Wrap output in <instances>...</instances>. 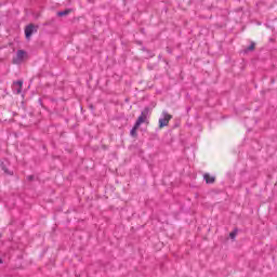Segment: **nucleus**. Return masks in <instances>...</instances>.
Segmentation results:
<instances>
[{
  "label": "nucleus",
  "instance_id": "f257e3e1",
  "mask_svg": "<svg viewBox=\"0 0 277 277\" xmlns=\"http://www.w3.org/2000/svg\"><path fill=\"white\" fill-rule=\"evenodd\" d=\"M148 116H150V108L145 107L143 109V111L141 113L140 117L137 118L135 124L137 127H142V124H144V122H146L148 124Z\"/></svg>",
  "mask_w": 277,
  "mask_h": 277
},
{
  "label": "nucleus",
  "instance_id": "f03ea898",
  "mask_svg": "<svg viewBox=\"0 0 277 277\" xmlns=\"http://www.w3.org/2000/svg\"><path fill=\"white\" fill-rule=\"evenodd\" d=\"M163 118L159 119V129H163V127H168L170 121L172 120V115L168 114L167 111L162 113Z\"/></svg>",
  "mask_w": 277,
  "mask_h": 277
},
{
  "label": "nucleus",
  "instance_id": "7ed1b4c3",
  "mask_svg": "<svg viewBox=\"0 0 277 277\" xmlns=\"http://www.w3.org/2000/svg\"><path fill=\"white\" fill-rule=\"evenodd\" d=\"M25 60H27V52H25L24 50H18L16 53V57L13 58V63L14 64H23V62H25Z\"/></svg>",
  "mask_w": 277,
  "mask_h": 277
},
{
  "label": "nucleus",
  "instance_id": "20e7f679",
  "mask_svg": "<svg viewBox=\"0 0 277 277\" xmlns=\"http://www.w3.org/2000/svg\"><path fill=\"white\" fill-rule=\"evenodd\" d=\"M13 92H15V94H21V92H23V80H17L13 83Z\"/></svg>",
  "mask_w": 277,
  "mask_h": 277
},
{
  "label": "nucleus",
  "instance_id": "39448f33",
  "mask_svg": "<svg viewBox=\"0 0 277 277\" xmlns=\"http://www.w3.org/2000/svg\"><path fill=\"white\" fill-rule=\"evenodd\" d=\"M34 31H37L36 26L34 24L26 26L25 36H26L27 40H29L31 38V35L34 34Z\"/></svg>",
  "mask_w": 277,
  "mask_h": 277
},
{
  "label": "nucleus",
  "instance_id": "423d86ee",
  "mask_svg": "<svg viewBox=\"0 0 277 277\" xmlns=\"http://www.w3.org/2000/svg\"><path fill=\"white\" fill-rule=\"evenodd\" d=\"M203 179H205L206 183H208V184L215 183V177L211 176L209 173H206L203 175Z\"/></svg>",
  "mask_w": 277,
  "mask_h": 277
},
{
  "label": "nucleus",
  "instance_id": "0eeeda50",
  "mask_svg": "<svg viewBox=\"0 0 277 277\" xmlns=\"http://www.w3.org/2000/svg\"><path fill=\"white\" fill-rule=\"evenodd\" d=\"M137 129H140V126H137V123L134 124V127L131 130V135L132 137H136L137 136Z\"/></svg>",
  "mask_w": 277,
  "mask_h": 277
},
{
  "label": "nucleus",
  "instance_id": "6e6552de",
  "mask_svg": "<svg viewBox=\"0 0 277 277\" xmlns=\"http://www.w3.org/2000/svg\"><path fill=\"white\" fill-rule=\"evenodd\" d=\"M69 13H70V11L66 10V11H63V12H58V15L60 16H66Z\"/></svg>",
  "mask_w": 277,
  "mask_h": 277
},
{
  "label": "nucleus",
  "instance_id": "1a4fd4ad",
  "mask_svg": "<svg viewBox=\"0 0 277 277\" xmlns=\"http://www.w3.org/2000/svg\"><path fill=\"white\" fill-rule=\"evenodd\" d=\"M255 47L256 45L254 43H251L250 47L247 50L248 51H254Z\"/></svg>",
  "mask_w": 277,
  "mask_h": 277
},
{
  "label": "nucleus",
  "instance_id": "9d476101",
  "mask_svg": "<svg viewBox=\"0 0 277 277\" xmlns=\"http://www.w3.org/2000/svg\"><path fill=\"white\" fill-rule=\"evenodd\" d=\"M229 236L232 237V239H235V233H230Z\"/></svg>",
  "mask_w": 277,
  "mask_h": 277
},
{
  "label": "nucleus",
  "instance_id": "9b49d317",
  "mask_svg": "<svg viewBox=\"0 0 277 277\" xmlns=\"http://www.w3.org/2000/svg\"><path fill=\"white\" fill-rule=\"evenodd\" d=\"M0 263H3V262L0 260Z\"/></svg>",
  "mask_w": 277,
  "mask_h": 277
}]
</instances>
